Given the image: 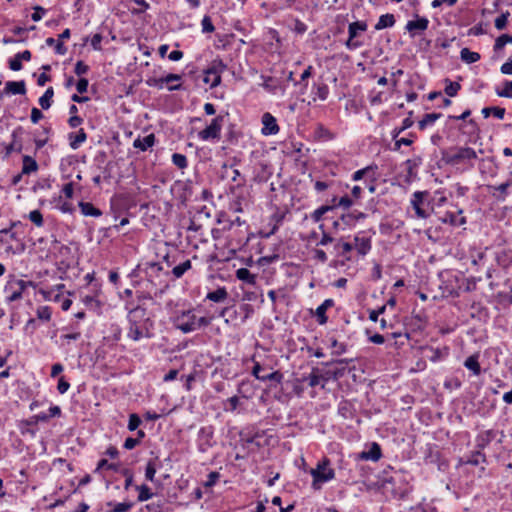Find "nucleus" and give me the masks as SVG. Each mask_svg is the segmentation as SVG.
Wrapping results in <instances>:
<instances>
[{
	"mask_svg": "<svg viewBox=\"0 0 512 512\" xmlns=\"http://www.w3.org/2000/svg\"><path fill=\"white\" fill-rule=\"evenodd\" d=\"M415 17V20L408 21L405 26L411 37H415L419 32L427 30L429 26L428 18L420 17L419 15H415Z\"/></svg>",
	"mask_w": 512,
	"mask_h": 512,
	"instance_id": "f3484780",
	"label": "nucleus"
},
{
	"mask_svg": "<svg viewBox=\"0 0 512 512\" xmlns=\"http://www.w3.org/2000/svg\"><path fill=\"white\" fill-rule=\"evenodd\" d=\"M156 138L153 133L146 135L145 137H137L133 142V147L141 151H147L155 144Z\"/></svg>",
	"mask_w": 512,
	"mask_h": 512,
	"instance_id": "bb28decb",
	"label": "nucleus"
},
{
	"mask_svg": "<svg viewBox=\"0 0 512 512\" xmlns=\"http://www.w3.org/2000/svg\"><path fill=\"white\" fill-rule=\"evenodd\" d=\"M78 206L84 216L100 217L102 215V211L90 202L80 201Z\"/></svg>",
	"mask_w": 512,
	"mask_h": 512,
	"instance_id": "473e14b6",
	"label": "nucleus"
},
{
	"mask_svg": "<svg viewBox=\"0 0 512 512\" xmlns=\"http://www.w3.org/2000/svg\"><path fill=\"white\" fill-rule=\"evenodd\" d=\"M330 460L324 457L319 461L315 468L310 470L312 476L311 488L314 491L322 489L324 483H327L335 478V470L329 467Z\"/></svg>",
	"mask_w": 512,
	"mask_h": 512,
	"instance_id": "423d86ee",
	"label": "nucleus"
},
{
	"mask_svg": "<svg viewBox=\"0 0 512 512\" xmlns=\"http://www.w3.org/2000/svg\"><path fill=\"white\" fill-rule=\"evenodd\" d=\"M141 273L146 277V280L155 288V292L162 287H166L164 280L165 275H169V272H164L163 267L158 262H145L137 265L135 269L129 274L130 278H136Z\"/></svg>",
	"mask_w": 512,
	"mask_h": 512,
	"instance_id": "7ed1b4c3",
	"label": "nucleus"
},
{
	"mask_svg": "<svg viewBox=\"0 0 512 512\" xmlns=\"http://www.w3.org/2000/svg\"><path fill=\"white\" fill-rule=\"evenodd\" d=\"M460 130H463L464 133H468L469 135H475L479 132V127L474 119H468L463 123L462 126L459 127Z\"/></svg>",
	"mask_w": 512,
	"mask_h": 512,
	"instance_id": "864d4df0",
	"label": "nucleus"
},
{
	"mask_svg": "<svg viewBox=\"0 0 512 512\" xmlns=\"http://www.w3.org/2000/svg\"><path fill=\"white\" fill-rule=\"evenodd\" d=\"M191 268H192L191 260L185 259L183 261H180L179 263L176 262L175 266L172 267V270L170 273L172 274L173 279H180Z\"/></svg>",
	"mask_w": 512,
	"mask_h": 512,
	"instance_id": "c756f323",
	"label": "nucleus"
},
{
	"mask_svg": "<svg viewBox=\"0 0 512 512\" xmlns=\"http://www.w3.org/2000/svg\"><path fill=\"white\" fill-rule=\"evenodd\" d=\"M330 380V377L327 376L326 372L322 373L318 368H312V371L309 375L303 376L300 381L307 382L310 387L321 386V388H325V385Z\"/></svg>",
	"mask_w": 512,
	"mask_h": 512,
	"instance_id": "2eb2a0df",
	"label": "nucleus"
},
{
	"mask_svg": "<svg viewBox=\"0 0 512 512\" xmlns=\"http://www.w3.org/2000/svg\"><path fill=\"white\" fill-rule=\"evenodd\" d=\"M125 308L128 310L127 337L133 341L152 338L154 321L148 315L147 309L143 305H134L132 302H127Z\"/></svg>",
	"mask_w": 512,
	"mask_h": 512,
	"instance_id": "f257e3e1",
	"label": "nucleus"
},
{
	"mask_svg": "<svg viewBox=\"0 0 512 512\" xmlns=\"http://www.w3.org/2000/svg\"><path fill=\"white\" fill-rule=\"evenodd\" d=\"M39 166L37 161L29 156L24 155L22 158V174L29 175L31 173H34L38 170Z\"/></svg>",
	"mask_w": 512,
	"mask_h": 512,
	"instance_id": "72a5a7b5",
	"label": "nucleus"
},
{
	"mask_svg": "<svg viewBox=\"0 0 512 512\" xmlns=\"http://www.w3.org/2000/svg\"><path fill=\"white\" fill-rule=\"evenodd\" d=\"M338 413L344 419H352L355 414L354 405L348 400H342L338 405Z\"/></svg>",
	"mask_w": 512,
	"mask_h": 512,
	"instance_id": "f704fd0d",
	"label": "nucleus"
},
{
	"mask_svg": "<svg viewBox=\"0 0 512 512\" xmlns=\"http://www.w3.org/2000/svg\"><path fill=\"white\" fill-rule=\"evenodd\" d=\"M506 435L503 430L491 428L480 430L475 436V448L484 451L487 448L493 449V456L496 459L500 458L499 450L503 449V442Z\"/></svg>",
	"mask_w": 512,
	"mask_h": 512,
	"instance_id": "f03ea898",
	"label": "nucleus"
},
{
	"mask_svg": "<svg viewBox=\"0 0 512 512\" xmlns=\"http://www.w3.org/2000/svg\"><path fill=\"white\" fill-rule=\"evenodd\" d=\"M510 187V182H505L497 186H489L491 190V195L494 199L499 202H504L508 196V188Z\"/></svg>",
	"mask_w": 512,
	"mask_h": 512,
	"instance_id": "a878e982",
	"label": "nucleus"
},
{
	"mask_svg": "<svg viewBox=\"0 0 512 512\" xmlns=\"http://www.w3.org/2000/svg\"><path fill=\"white\" fill-rule=\"evenodd\" d=\"M412 112H409V116L406 117L403 121H402V124L400 127H395L392 131H391V137L393 140H396V138L399 137V135L404 132L405 130L409 129L410 127L413 126L414 124V121L412 119Z\"/></svg>",
	"mask_w": 512,
	"mask_h": 512,
	"instance_id": "58836bf2",
	"label": "nucleus"
},
{
	"mask_svg": "<svg viewBox=\"0 0 512 512\" xmlns=\"http://www.w3.org/2000/svg\"><path fill=\"white\" fill-rule=\"evenodd\" d=\"M227 298L228 292L225 287H219L214 291L208 292L206 295V299L215 303L224 302Z\"/></svg>",
	"mask_w": 512,
	"mask_h": 512,
	"instance_id": "4c0bfd02",
	"label": "nucleus"
},
{
	"mask_svg": "<svg viewBox=\"0 0 512 512\" xmlns=\"http://www.w3.org/2000/svg\"><path fill=\"white\" fill-rule=\"evenodd\" d=\"M285 216L286 212L277 209L270 217V224H272L270 231L265 234L261 233L262 237L269 238L271 235H274L282 225Z\"/></svg>",
	"mask_w": 512,
	"mask_h": 512,
	"instance_id": "412c9836",
	"label": "nucleus"
},
{
	"mask_svg": "<svg viewBox=\"0 0 512 512\" xmlns=\"http://www.w3.org/2000/svg\"><path fill=\"white\" fill-rule=\"evenodd\" d=\"M215 429L212 425L203 426L197 433V448L201 453L207 452L216 442L214 440Z\"/></svg>",
	"mask_w": 512,
	"mask_h": 512,
	"instance_id": "9d476101",
	"label": "nucleus"
},
{
	"mask_svg": "<svg viewBox=\"0 0 512 512\" xmlns=\"http://www.w3.org/2000/svg\"><path fill=\"white\" fill-rule=\"evenodd\" d=\"M382 457V450L377 442H372L367 450L361 451L357 455L358 460L377 462Z\"/></svg>",
	"mask_w": 512,
	"mask_h": 512,
	"instance_id": "6ab92c4d",
	"label": "nucleus"
},
{
	"mask_svg": "<svg viewBox=\"0 0 512 512\" xmlns=\"http://www.w3.org/2000/svg\"><path fill=\"white\" fill-rule=\"evenodd\" d=\"M172 163L179 169H185L188 166L187 157L181 153H174L172 155Z\"/></svg>",
	"mask_w": 512,
	"mask_h": 512,
	"instance_id": "680f3d73",
	"label": "nucleus"
},
{
	"mask_svg": "<svg viewBox=\"0 0 512 512\" xmlns=\"http://www.w3.org/2000/svg\"><path fill=\"white\" fill-rule=\"evenodd\" d=\"M37 424H38V421H36L35 415L29 417L28 419L22 420L20 422L21 433L22 434L30 433L31 435H35L36 431L33 429H30V426H35Z\"/></svg>",
	"mask_w": 512,
	"mask_h": 512,
	"instance_id": "de8ad7c7",
	"label": "nucleus"
},
{
	"mask_svg": "<svg viewBox=\"0 0 512 512\" xmlns=\"http://www.w3.org/2000/svg\"><path fill=\"white\" fill-rule=\"evenodd\" d=\"M35 286V283L32 281H25L10 275L4 286L6 302L11 303L21 299L28 287L35 288Z\"/></svg>",
	"mask_w": 512,
	"mask_h": 512,
	"instance_id": "0eeeda50",
	"label": "nucleus"
},
{
	"mask_svg": "<svg viewBox=\"0 0 512 512\" xmlns=\"http://www.w3.org/2000/svg\"><path fill=\"white\" fill-rule=\"evenodd\" d=\"M87 140V133L83 128H80L76 133L71 132L68 134L69 146L71 149H78Z\"/></svg>",
	"mask_w": 512,
	"mask_h": 512,
	"instance_id": "b1692460",
	"label": "nucleus"
},
{
	"mask_svg": "<svg viewBox=\"0 0 512 512\" xmlns=\"http://www.w3.org/2000/svg\"><path fill=\"white\" fill-rule=\"evenodd\" d=\"M499 453L500 458L497 460L504 462L507 469H512V449L503 447V449L499 450Z\"/></svg>",
	"mask_w": 512,
	"mask_h": 512,
	"instance_id": "4d7b16f0",
	"label": "nucleus"
},
{
	"mask_svg": "<svg viewBox=\"0 0 512 512\" xmlns=\"http://www.w3.org/2000/svg\"><path fill=\"white\" fill-rule=\"evenodd\" d=\"M462 210L457 212H446L442 218L443 223H448L452 226H461L466 223V218L461 216Z\"/></svg>",
	"mask_w": 512,
	"mask_h": 512,
	"instance_id": "cd10ccee",
	"label": "nucleus"
},
{
	"mask_svg": "<svg viewBox=\"0 0 512 512\" xmlns=\"http://www.w3.org/2000/svg\"><path fill=\"white\" fill-rule=\"evenodd\" d=\"M54 96V90L52 87L47 88L44 94L39 98V105L42 109L47 110L52 105V98Z\"/></svg>",
	"mask_w": 512,
	"mask_h": 512,
	"instance_id": "a18cd8bd",
	"label": "nucleus"
},
{
	"mask_svg": "<svg viewBox=\"0 0 512 512\" xmlns=\"http://www.w3.org/2000/svg\"><path fill=\"white\" fill-rule=\"evenodd\" d=\"M28 218L31 222H33L37 227H41L44 224L43 215L40 210H32L28 214Z\"/></svg>",
	"mask_w": 512,
	"mask_h": 512,
	"instance_id": "338daca9",
	"label": "nucleus"
},
{
	"mask_svg": "<svg viewBox=\"0 0 512 512\" xmlns=\"http://www.w3.org/2000/svg\"><path fill=\"white\" fill-rule=\"evenodd\" d=\"M405 329L409 332L423 331L426 325L425 317L420 314H412L405 318Z\"/></svg>",
	"mask_w": 512,
	"mask_h": 512,
	"instance_id": "aec40b11",
	"label": "nucleus"
},
{
	"mask_svg": "<svg viewBox=\"0 0 512 512\" xmlns=\"http://www.w3.org/2000/svg\"><path fill=\"white\" fill-rule=\"evenodd\" d=\"M136 489L139 491V494H138L139 502L147 501L153 497V493L150 491V488L145 484L136 486Z\"/></svg>",
	"mask_w": 512,
	"mask_h": 512,
	"instance_id": "bf43d9fd",
	"label": "nucleus"
},
{
	"mask_svg": "<svg viewBox=\"0 0 512 512\" xmlns=\"http://www.w3.org/2000/svg\"><path fill=\"white\" fill-rule=\"evenodd\" d=\"M446 86H445V93L449 97H455L459 90L461 89V85L458 82L450 81L449 79L445 80Z\"/></svg>",
	"mask_w": 512,
	"mask_h": 512,
	"instance_id": "6e6d98bb",
	"label": "nucleus"
},
{
	"mask_svg": "<svg viewBox=\"0 0 512 512\" xmlns=\"http://www.w3.org/2000/svg\"><path fill=\"white\" fill-rule=\"evenodd\" d=\"M237 279L247 283V284H255L256 276L252 274L247 268H240L236 271Z\"/></svg>",
	"mask_w": 512,
	"mask_h": 512,
	"instance_id": "79ce46f5",
	"label": "nucleus"
},
{
	"mask_svg": "<svg viewBox=\"0 0 512 512\" xmlns=\"http://www.w3.org/2000/svg\"><path fill=\"white\" fill-rule=\"evenodd\" d=\"M157 461H158V458L150 459L146 464L145 478L148 481L154 482V480H155V474H156L157 468H158Z\"/></svg>",
	"mask_w": 512,
	"mask_h": 512,
	"instance_id": "37998d69",
	"label": "nucleus"
},
{
	"mask_svg": "<svg viewBox=\"0 0 512 512\" xmlns=\"http://www.w3.org/2000/svg\"><path fill=\"white\" fill-rule=\"evenodd\" d=\"M261 122V133L264 136L276 135L280 130L276 118L269 112L262 115Z\"/></svg>",
	"mask_w": 512,
	"mask_h": 512,
	"instance_id": "dca6fc26",
	"label": "nucleus"
},
{
	"mask_svg": "<svg viewBox=\"0 0 512 512\" xmlns=\"http://www.w3.org/2000/svg\"><path fill=\"white\" fill-rule=\"evenodd\" d=\"M410 137L396 138L394 140V146L392 148L393 151H399L402 145L411 146L414 140L411 137H414V134L410 133Z\"/></svg>",
	"mask_w": 512,
	"mask_h": 512,
	"instance_id": "e2e57ef3",
	"label": "nucleus"
},
{
	"mask_svg": "<svg viewBox=\"0 0 512 512\" xmlns=\"http://www.w3.org/2000/svg\"><path fill=\"white\" fill-rule=\"evenodd\" d=\"M423 159L421 156H414L412 159H407L405 161V167L407 171V175L409 177H414L417 174V169L420 165H422Z\"/></svg>",
	"mask_w": 512,
	"mask_h": 512,
	"instance_id": "e433bc0d",
	"label": "nucleus"
},
{
	"mask_svg": "<svg viewBox=\"0 0 512 512\" xmlns=\"http://www.w3.org/2000/svg\"><path fill=\"white\" fill-rule=\"evenodd\" d=\"M82 301L86 308H88L91 311H94L96 313H100L102 303L100 300L96 298L94 295H86L82 298Z\"/></svg>",
	"mask_w": 512,
	"mask_h": 512,
	"instance_id": "ea45409f",
	"label": "nucleus"
},
{
	"mask_svg": "<svg viewBox=\"0 0 512 512\" xmlns=\"http://www.w3.org/2000/svg\"><path fill=\"white\" fill-rule=\"evenodd\" d=\"M460 57L462 61L471 64L480 60V54L477 52L470 51L468 48H463L460 51Z\"/></svg>",
	"mask_w": 512,
	"mask_h": 512,
	"instance_id": "8fccbe9b",
	"label": "nucleus"
},
{
	"mask_svg": "<svg viewBox=\"0 0 512 512\" xmlns=\"http://www.w3.org/2000/svg\"><path fill=\"white\" fill-rule=\"evenodd\" d=\"M108 506H113V509L107 512H128L132 509V502H121L113 504L112 502L107 503Z\"/></svg>",
	"mask_w": 512,
	"mask_h": 512,
	"instance_id": "052dcab7",
	"label": "nucleus"
},
{
	"mask_svg": "<svg viewBox=\"0 0 512 512\" xmlns=\"http://www.w3.org/2000/svg\"><path fill=\"white\" fill-rule=\"evenodd\" d=\"M353 248H355L357 250V253L360 256L367 255L370 252L371 248H372L371 238L365 236L364 232L358 233L354 237Z\"/></svg>",
	"mask_w": 512,
	"mask_h": 512,
	"instance_id": "a211bd4d",
	"label": "nucleus"
},
{
	"mask_svg": "<svg viewBox=\"0 0 512 512\" xmlns=\"http://www.w3.org/2000/svg\"><path fill=\"white\" fill-rule=\"evenodd\" d=\"M262 371H264V367L259 362H255L253 369H252V375L256 379H258L262 382L271 381L276 384H280L283 380V374L279 370L273 371L268 374L267 373L262 374Z\"/></svg>",
	"mask_w": 512,
	"mask_h": 512,
	"instance_id": "ddd939ff",
	"label": "nucleus"
},
{
	"mask_svg": "<svg viewBox=\"0 0 512 512\" xmlns=\"http://www.w3.org/2000/svg\"><path fill=\"white\" fill-rule=\"evenodd\" d=\"M314 68L312 65L306 67L300 76V80L294 81V86H300V93L304 94L308 87V79L313 75Z\"/></svg>",
	"mask_w": 512,
	"mask_h": 512,
	"instance_id": "2f4dec72",
	"label": "nucleus"
},
{
	"mask_svg": "<svg viewBox=\"0 0 512 512\" xmlns=\"http://www.w3.org/2000/svg\"><path fill=\"white\" fill-rule=\"evenodd\" d=\"M427 196V191H416L412 194L411 205L418 218L426 219L430 215L428 209L429 204L426 203Z\"/></svg>",
	"mask_w": 512,
	"mask_h": 512,
	"instance_id": "f8f14e48",
	"label": "nucleus"
},
{
	"mask_svg": "<svg viewBox=\"0 0 512 512\" xmlns=\"http://www.w3.org/2000/svg\"><path fill=\"white\" fill-rule=\"evenodd\" d=\"M441 117V113H427L418 122V127L420 130H425L427 127L432 126Z\"/></svg>",
	"mask_w": 512,
	"mask_h": 512,
	"instance_id": "a19ab883",
	"label": "nucleus"
},
{
	"mask_svg": "<svg viewBox=\"0 0 512 512\" xmlns=\"http://www.w3.org/2000/svg\"><path fill=\"white\" fill-rule=\"evenodd\" d=\"M315 136L319 140L324 141H330L334 139V134L322 124L317 125L315 128Z\"/></svg>",
	"mask_w": 512,
	"mask_h": 512,
	"instance_id": "09e8293b",
	"label": "nucleus"
},
{
	"mask_svg": "<svg viewBox=\"0 0 512 512\" xmlns=\"http://www.w3.org/2000/svg\"><path fill=\"white\" fill-rule=\"evenodd\" d=\"M209 74H213V78L210 79L211 88H215L221 83V75L227 69V64L222 59L216 58L210 62L208 67Z\"/></svg>",
	"mask_w": 512,
	"mask_h": 512,
	"instance_id": "4468645a",
	"label": "nucleus"
},
{
	"mask_svg": "<svg viewBox=\"0 0 512 512\" xmlns=\"http://www.w3.org/2000/svg\"><path fill=\"white\" fill-rule=\"evenodd\" d=\"M331 211V207H328V206H325V205H322L320 207H318L317 209H315L311 214H310V219L314 222V223H318L320 222L322 219H323V216L330 212Z\"/></svg>",
	"mask_w": 512,
	"mask_h": 512,
	"instance_id": "5fc2aeb1",
	"label": "nucleus"
},
{
	"mask_svg": "<svg viewBox=\"0 0 512 512\" xmlns=\"http://www.w3.org/2000/svg\"><path fill=\"white\" fill-rule=\"evenodd\" d=\"M223 122L224 116H216L205 129L198 132V138L202 141L219 140Z\"/></svg>",
	"mask_w": 512,
	"mask_h": 512,
	"instance_id": "9b49d317",
	"label": "nucleus"
},
{
	"mask_svg": "<svg viewBox=\"0 0 512 512\" xmlns=\"http://www.w3.org/2000/svg\"><path fill=\"white\" fill-rule=\"evenodd\" d=\"M384 487L390 488L392 495L398 499L406 498L412 491V486L409 483L408 475L402 471H395L393 475L386 478Z\"/></svg>",
	"mask_w": 512,
	"mask_h": 512,
	"instance_id": "39448f33",
	"label": "nucleus"
},
{
	"mask_svg": "<svg viewBox=\"0 0 512 512\" xmlns=\"http://www.w3.org/2000/svg\"><path fill=\"white\" fill-rule=\"evenodd\" d=\"M495 92H496L497 96H499V97L512 99V81L505 80L503 82V87L502 88L497 87L495 89Z\"/></svg>",
	"mask_w": 512,
	"mask_h": 512,
	"instance_id": "3c124183",
	"label": "nucleus"
},
{
	"mask_svg": "<svg viewBox=\"0 0 512 512\" xmlns=\"http://www.w3.org/2000/svg\"><path fill=\"white\" fill-rule=\"evenodd\" d=\"M482 114L485 118L489 117L491 114L494 115L497 119H503L505 115V109L501 107H485L482 109Z\"/></svg>",
	"mask_w": 512,
	"mask_h": 512,
	"instance_id": "603ef678",
	"label": "nucleus"
},
{
	"mask_svg": "<svg viewBox=\"0 0 512 512\" xmlns=\"http://www.w3.org/2000/svg\"><path fill=\"white\" fill-rule=\"evenodd\" d=\"M141 423H142V420L139 417V415L136 413H131L129 415V421H128L127 428L131 432L135 431L141 425Z\"/></svg>",
	"mask_w": 512,
	"mask_h": 512,
	"instance_id": "774afa93",
	"label": "nucleus"
},
{
	"mask_svg": "<svg viewBox=\"0 0 512 512\" xmlns=\"http://www.w3.org/2000/svg\"><path fill=\"white\" fill-rule=\"evenodd\" d=\"M326 312L327 310L320 304L313 313L319 325H325L328 322Z\"/></svg>",
	"mask_w": 512,
	"mask_h": 512,
	"instance_id": "0e129e2a",
	"label": "nucleus"
},
{
	"mask_svg": "<svg viewBox=\"0 0 512 512\" xmlns=\"http://www.w3.org/2000/svg\"><path fill=\"white\" fill-rule=\"evenodd\" d=\"M464 367L472 372L473 375L479 376L482 373V369L479 363V353H475L464 361Z\"/></svg>",
	"mask_w": 512,
	"mask_h": 512,
	"instance_id": "7c9ffc66",
	"label": "nucleus"
},
{
	"mask_svg": "<svg viewBox=\"0 0 512 512\" xmlns=\"http://www.w3.org/2000/svg\"><path fill=\"white\" fill-rule=\"evenodd\" d=\"M4 92L13 95H23L26 93V84L24 80L8 81L5 84Z\"/></svg>",
	"mask_w": 512,
	"mask_h": 512,
	"instance_id": "c85d7f7f",
	"label": "nucleus"
},
{
	"mask_svg": "<svg viewBox=\"0 0 512 512\" xmlns=\"http://www.w3.org/2000/svg\"><path fill=\"white\" fill-rule=\"evenodd\" d=\"M261 78L264 80V82L262 83V87L267 92L275 94L277 92L278 88H280L279 84L273 77L262 75Z\"/></svg>",
	"mask_w": 512,
	"mask_h": 512,
	"instance_id": "49530a36",
	"label": "nucleus"
},
{
	"mask_svg": "<svg viewBox=\"0 0 512 512\" xmlns=\"http://www.w3.org/2000/svg\"><path fill=\"white\" fill-rule=\"evenodd\" d=\"M377 170V166H367L363 169H359L357 171H355L353 174H352V180L353 181H359L361 179H363L364 176L366 175H369L370 172H372V179L373 181L375 180V171Z\"/></svg>",
	"mask_w": 512,
	"mask_h": 512,
	"instance_id": "c03bdc74",
	"label": "nucleus"
},
{
	"mask_svg": "<svg viewBox=\"0 0 512 512\" xmlns=\"http://www.w3.org/2000/svg\"><path fill=\"white\" fill-rule=\"evenodd\" d=\"M396 19L393 14L387 13L383 14L379 17L378 22L375 24V30H383L386 28H391L395 25Z\"/></svg>",
	"mask_w": 512,
	"mask_h": 512,
	"instance_id": "c9c22d12",
	"label": "nucleus"
},
{
	"mask_svg": "<svg viewBox=\"0 0 512 512\" xmlns=\"http://www.w3.org/2000/svg\"><path fill=\"white\" fill-rule=\"evenodd\" d=\"M210 324L206 317H197L193 310L182 311L174 319V326L183 333H190Z\"/></svg>",
	"mask_w": 512,
	"mask_h": 512,
	"instance_id": "20e7f679",
	"label": "nucleus"
},
{
	"mask_svg": "<svg viewBox=\"0 0 512 512\" xmlns=\"http://www.w3.org/2000/svg\"><path fill=\"white\" fill-rule=\"evenodd\" d=\"M508 43H511L512 44V36L508 35V34H503L501 36H499L496 41H495V44H494V51H500L501 49L504 48V46Z\"/></svg>",
	"mask_w": 512,
	"mask_h": 512,
	"instance_id": "69168bd1",
	"label": "nucleus"
},
{
	"mask_svg": "<svg viewBox=\"0 0 512 512\" xmlns=\"http://www.w3.org/2000/svg\"><path fill=\"white\" fill-rule=\"evenodd\" d=\"M312 100L315 102L317 99L321 101L327 100L329 96V87L323 81L315 82L312 86Z\"/></svg>",
	"mask_w": 512,
	"mask_h": 512,
	"instance_id": "5701e85b",
	"label": "nucleus"
},
{
	"mask_svg": "<svg viewBox=\"0 0 512 512\" xmlns=\"http://www.w3.org/2000/svg\"><path fill=\"white\" fill-rule=\"evenodd\" d=\"M353 250V244L349 242H344L342 239H337L334 246L333 252L337 257L345 258L346 260H350L348 254Z\"/></svg>",
	"mask_w": 512,
	"mask_h": 512,
	"instance_id": "4be33fe9",
	"label": "nucleus"
},
{
	"mask_svg": "<svg viewBox=\"0 0 512 512\" xmlns=\"http://www.w3.org/2000/svg\"><path fill=\"white\" fill-rule=\"evenodd\" d=\"M464 463L472 466H478L481 463L486 464L487 456L484 451L475 448L474 451L470 452V454L466 456Z\"/></svg>",
	"mask_w": 512,
	"mask_h": 512,
	"instance_id": "393cba45",
	"label": "nucleus"
},
{
	"mask_svg": "<svg viewBox=\"0 0 512 512\" xmlns=\"http://www.w3.org/2000/svg\"><path fill=\"white\" fill-rule=\"evenodd\" d=\"M368 25L365 21H355L348 26V39L345 42V46L349 50H356L363 45V42L357 40L360 33L365 32Z\"/></svg>",
	"mask_w": 512,
	"mask_h": 512,
	"instance_id": "1a4fd4ad",
	"label": "nucleus"
},
{
	"mask_svg": "<svg viewBox=\"0 0 512 512\" xmlns=\"http://www.w3.org/2000/svg\"><path fill=\"white\" fill-rule=\"evenodd\" d=\"M477 158L476 151L471 147H455L442 152V160L448 165H458Z\"/></svg>",
	"mask_w": 512,
	"mask_h": 512,
	"instance_id": "6e6552de",
	"label": "nucleus"
},
{
	"mask_svg": "<svg viewBox=\"0 0 512 512\" xmlns=\"http://www.w3.org/2000/svg\"><path fill=\"white\" fill-rule=\"evenodd\" d=\"M330 348L332 349L333 355L339 356L347 351V344L338 342L336 339L332 338Z\"/></svg>",
	"mask_w": 512,
	"mask_h": 512,
	"instance_id": "13d9d810",
	"label": "nucleus"
}]
</instances>
